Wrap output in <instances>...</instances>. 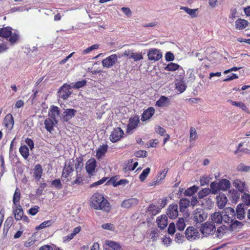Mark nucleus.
Listing matches in <instances>:
<instances>
[{
    "instance_id": "nucleus-1",
    "label": "nucleus",
    "mask_w": 250,
    "mask_h": 250,
    "mask_svg": "<svg viewBox=\"0 0 250 250\" xmlns=\"http://www.w3.org/2000/svg\"><path fill=\"white\" fill-rule=\"evenodd\" d=\"M90 206L95 209L101 210L105 212H109L111 208L108 200L99 192H95L92 195L90 199Z\"/></svg>"
},
{
    "instance_id": "nucleus-2",
    "label": "nucleus",
    "mask_w": 250,
    "mask_h": 250,
    "mask_svg": "<svg viewBox=\"0 0 250 250\" xmlns=\"http://www.w3.org/2000/svg\"><path fill=\"white\" fill-rule=\"evenodd\" d=\"M168 172L167 168H165L163 170L160 171L155 178L150 183H148V187L156 186L161 184L165 179L166 175Z\"/></svg>"
},
{
    "instance_id": "nucleus-3",
    "label": "nucleus",
    "mask_w": 250,
    "mask_h": 250,
    "mask_svg": "<svg viewBox=\"0 0 250 250\" xmlns=\"http://www.w3.org/2000/svg\"><path fill=\"white\" fill-rule=\"evenodd\" d=\"M124 132L121 127H115L111 132L109 140L112 143H116L121 140L124 137Z\"/></svg>"
},
{
    "instance_id": "nucleus-4",
    "label": "nucleus",
    "mask_w": 250,
    "mask_h": 250,
    "mask_svg": "<svg viewBox=\"0 0 250 250\" xmlns=\"http://www.w3.org/2000/svg\"><path fill=\"white\" fill-rule=\"evenodd\" d=\"M71 86L67 83L63 84L58 92V96L62 100H66L72 94Z\"/></svg>"
},
{
    "instance_id": "nucleus-5",
    "label": "nucleus",
    "mask_w": 250,
    "mask_h": 250,
    "mask_svg": "<svg viewBox=\"0 0 250 250\" xmlns=\"http://www.w3.org/2000/svg\"><path fill=\"white\" fill-rule=\"evenodd\" d=\"M222 213L224 221L226 223H232L235 218V211L231 208H225Z\"/></svg>"
},
{
    "instance_id": "nucleus-6",
    "label": "nucleus",
    "mask_w": 250,
    "mask_h": 250,
    "mask_svg": "<svg viewBox=\"0 0 250 250\" xmlns=\"http://www.w3.org/2000/svg\"><path fill=\"white\" fill-rule=\"evenodd\" d=\"M2 125L6 129L7 133H10L13 128L14 120L11 113L7 114L3 119Z\"/></svg>"
},
{
    "instance_id": "nucleus-7",
    "label": "nucleus",
    "mask_w": 250,
    "mask_h": 250,
    "mask_svg": "<svg viewBox=\"0 0 250 250\" xmlns=\"http://www.w3.org/2000/svg\"><path fill=\"white\" fill-rule=\"evenodd\" d=\"M147 56L149 60L157 61L162 58V53L158 49L151 48L148 50Z\"/></svg>"
},
{
    "instance_id": "nucleus-8",
    "label": "nucleus",
    "mask_w": 250,
    "mask_h": 250,
    "mask_svg": "<svg viewBox=\"0 0 250 250\" xmlns=\"http://www.w3.org/2000/svg\"><path fill=\"white\" fill-rule=\"evenodd\" d=\"M117 54H112L103 60L102 65L104 67L110 68L117 62Z\"/></svg>"
},
{
    "instance_id": "nucleus-9",
    "label": "nucleus",
    "mask_w": 250,
    "mask_h": 250,
    "mask_svg": "<svg viewBox=\"0 0 250 250\" xmlns=\"http://www.w3.org/2000/svg\"><path fill=\"white\" fill-rule=\"evenodd\" d=\"M185 235L188 240L191 241L199 238V233L196 229L193 227H189L186 230Z\"/></svg>"
},
{
    "instance_id": "nucleus-10",
    "label": "nucleus",
    "mask_w": 250,
    "mask_h": 250,
    "mask_svg": "<svg viewBox=\"0 0 250 250\" xmlns=\"http://www.w3.org/2000/svg\"><path fill=\"white\" fill-rule=\"evenodd\" d=\"M194 220L197 223H201L200 230L203 234V210L202 208H197L194 211Z\"/></svg>"
},
{
    "instance_id": "nucleus-11",
    "label": "nucleus",
    "mask_w": 250,
    "mask_h": 250,
    "mask_svg": "<svg viewBox=\"0 0 250 250\" xmlns=\"http://www.w3.org/2000/svg\"><path fill=\"white\" fill-rule=\"evenodd\" d=\"M248 209L247 205L243 204H239L237 205L235 211V216L239 220H242L246 216L245 210Z\"/></svg>"
},
{
    "instance_id": "nucleus-12",
    "label": "nucleus",
    "mask_w": 250,
    "mask_h": 250,
    "mask_svg": "<svg viewBox=\"0 0 250 250\" xmlns=\"http://www.w3.org/2000/svg\"><path fill=\"white\" fill-rule=\"evenodd\" d=\"M139 117L137 115H135L131 117L129 120V123L127 125V132H129L133 129H135L138 126L139 123Z\"/></svg>"
},
{
    "instance_id": "nucleus-13",
    "label": "nucleus",
    "mask_w": 250,
    "mask_h": 250,
    "mask_svg": "<svg viewBox=\"0 0 250 250\" xmlns=\"http://www.w3.org/2000/svg\"><path fill=\"white\" fill-rule=\"evenodd\" d=\"M215 232V226L212 222H207L204 223V237L212 235Z\"/></svg>"
},
{
    "instance_id": "nucleus-14",
    "label": "nucleus",
    "mask_w": 250,
    "mask_h": 250,
    "mask_svg": "<svg viewBox=\"0 0 250 250\" xmlns=\"http://www.w3.org/2000/svg\"><path fill=\"white\" fill-rule=\"evenodd\" d=\"M60 110L56 106L52 105L48 112L49 118L52 119L56 124L57 123V118L60 116Z\"/></svg>"
},
{
    "instance_id": "nucleus-15",
    "label": "nucleus",
    "mask_w": 250,
    "mask_h": 250,
    "mask_svg": "<svg viewBox=\"0 0 250 250\" xmlns=\"http://www.w3.org/2000/svg\"><path fill=\"white\" fill-rule=\"evenodd\" d=\"M167 215L171 219H175L178 215V205L177 204L170 205L167 209Z\"/></svg>"
},
{
    "instance_id": "nucleus-16",
    "label": "nucleus",
    "mask_w": 250,
    "mask_h": 250,
    "mask_svg": "<svg viewBox=\"0 0 250 250\" xmlns=\"http://www.w3.org/2000/svg\"><path fill=\"white\" fill-rule=\"evenodd\" d=\"M217 206L220 209L224 208L228 202V199L224 193H220L216 197Z\"/></svg>"
},
{
    "instance_id": "nucleus-17",
    "label": "nucleus",
    "mask_w": 250,
    "mask_h": 250,
    "mask_svg": "<svg viewBox=\"0 0 250 250\" xmlns=\"http://www.w3.org/2000/svg\"><path fill=\"white\" fill-rule=\"evenodd\" d=\"M155 110L152 106L149 107L146 109L145 110L142 115L141 120L142 121H146L150 119L154 114Z\"/></svg>"
},
{
    "instance_id": "nucleus-18",
    "label": "nucleus",
    "mask_w": 250,
    "mask_h": 250,
    "mask_svg": "<svg viewBox=\"0 0 250 250\" xmlns=\"http://www.w3.org/2000/svg\"><path fill=\"white\" fill-rule=\"evenodd\" d=\"M77 113L76 110L72 108H67L63 113L62 119L64 121L68 122L74 117Z\"/></svg>"
},
{
    "instance_id": "nucleus-19",
    "label": "nucleus",
    "mask_w": 250,
    "mask_h": 250,
    "mask_svg": "<svg viewBox=\"0 0 250 250\" xmlns=\"http://www.w3.org/2000/svg\"><path fill=\"white\" fill-rule=\"evenodd\" d=\"M139 201L136 198H130L125 200L121 204V207L124 208H129L132 207L136 206Z\"/></svg>"
},
{
    "instance_id": "nucleus-20",
    "label": "nucleus",
    "mask_w": 250,
    "mask_h": 250,
    "mask_svg": "<svg viewBox=\"0 0 250 250\" xmlns=\"http://www.w3.org/2000/svg\"><path fill=\"white\" fill-rule=\"evenodd\" d=\"M233 186L238 189L239 191L243 193L247 189V186L245 182H243L239 179H235L232 182Z\"/></svg>"
},
{
    "instance_id": "nucleus-21",
    "label": "nucleus",
    "mask_w": 250,
    "mask_h": 250,
    "mask_svg": "<svg viewBox=\"0 0 250 250\" xmlns=\"http://www.w3.org/2000/svg\"><path fill=\"white\" fill-rule=\"evenodd\" d=\"M13 212L16 220H21L23 215V210L20 205L16 206L15 208H13Z\"/></svg>"
},
{
    "instance_id": "nucleus-22",
    "label": "nucleus",
    "mask_w": 250,
    "mask_h": 250,
    "mask_svg": "<svg viewBox=\"0 0 250 250\" xmlns=\"http://www.w3.org/2000/svg\"><path fill=\"white\" fill-rule=\"evenodd\" d=\"M43 170L42 166L40 164H37L35 166L34 169L33 176L35 180L39 181L42 178Z\"/></svg>"
},
{
    "instance_id": "nucleus-23",
    "label": "nucleus",
    "mask_w": 250,
    "mask_h": 250,
    "mask_svg": "<svg viewBox=\"0 0 250 250\" xmlns=\"http://www.w3.org/2000/svg\"><path fill=\"white\" fill-rule=\"evenodd\" d=\"M169 99L167 97L161 96L159 99L156 101L155 105L160 107H164L169 104Z\"/></svg>"
},
{
    "instance_id": "nucleus-24",
    "label": "nucleus",
    "mask_w": 250,
    "mask_h": 250,
    "mask_svg": "<svg viewBox=\"0 0 250 250\" xmlns=\"http://www.w3.org/2000/svg\"><path fill=\"white\" fill-rule=\"evenodd\" d=\"M211 222L214 224L216 223L217 224H221L222 220H224L223 215L221 214L219 212H216L212 214L211 215Z\"/></svg>"
},
{
    "instance_id": "nucleus-25",
    "label": "nucleus",
    "mask_w": 250,
    "mask_h": 250,
    "mask_svg": "<svg viewBox=\"0 0 250 250\" xmlns=\"http://www.w3.org/2000/svg\"><path fill=\"white\" fill-rule=\"evenodd\" d=\"M95 167L96 161L94 159H90L87 161L85 168L88 174H92L95 171Z\"/></svg>"
},
{
    "instance_id": "nucleus-26",
    "label": "nucleus",
    "mask_w": 250,
    "mask_h": 250,
    "mask_svg": "<svg viewBox=\"0 0 250 250\" xmlns=\"http://www.w3.org/2000/svg\"><path fill=\"white\" fill-rule=\"evenodd\" d=\"M108 149V146L106 144H103L101 146L97 149L96 152V157L98 159H100L104 156Z\"/></svg>"
},
{
    "instance_id": "nucleus-27",
    "label": "nucleus",
    "mask_w": 250,
    "mask_h": 250,
    "mask_svg": "<svg viewBox=\"0 0 250 250\" xmlns=\"http://www.w3.org/2000/svg\"><path fill=\"white\" fill-rule=\"evenodd\" d=\"M190 203L189 200L187 198H182L179 201L180 211L181 212H184L186 209L189 206Z\"/></svg>"
},
{
    "instance_id": "nucleus-28",
    "label": "nucleus",
    "mask_w": 250,
    "mask_h": 250,
    "mask_svg": "<svg viewBox=\"0 0 250 250\" xmlns=\"http://www.w3.org/2000/svg\"><path fill=\"white\" fill-rule=\"evenodd\" d=\"M73 170V168L70 165H65L63 168L62 177L67 178V181H69L68 178Z\"/></svg>"
},
{
    "instance_id": "nucleus-29",
    "label": "nucleus",
    "mask_w": 250,
    "mask_h": 250,
    "mask_svg": "<svg viewBox=\"0 0 250 250\" xmlns=\"http://www.w3.org/2000/svg\"><path fill=\"white\" fill-rule=\"evenodd\" d=\"M220 190H226L229 189L230 186V182L226 179H222L218 183Z\"/></svg>"
},
{
    "instance_id": "nucleus-30",
    "label": "nucleus",
    "mask_w": 250,
    "mask_h": 250,
    "mask_svg": "<svg viewBox=\"0 0 250 250\" xmlns=\"http://www.w3.org/2000/svg\"><path fill=\"white\" fill-rule=\"evenodd\" d=\"M105 244L109 248H111V250H121L122 248V247L119 243L114 241L106 240L105 241Z\"/></svg>"
},
{
    "instance_id": "nucleus-31",
    "label": "nucleus",
    "mask_w": 250,
    "mask_h": 250,
    "mask_svg": "<svg viewBox=\"0 0 250 250\" xmlns=\"http://www.w3.org/2000/svg\"><path fill=\"white\" fill-rule=\"evenodd\" d=\"M229 198L233 203H236L240 198V194L237 190L232 189L229 191Z\"/></svg>"
},
{
    "instance_id": "nucleus-32",
    "label": "nucleus",
    "mask_w": 250,
    "mask_h": 250,
    "mask_svg": "<svg viewBox=\"0 0 250 250\" xmlns=\"http://www.w3.org/2000/svg\"><path fill=\"white\" fill-rule=\"evenodd\" d=\"M12 28L10 27H6L0 29V37L7 39L11 33Z\"/></svg>"
},
{
    "instance_id": "nucleus-33",
    "label": "nucleus",
    "mask_w": 250,
    "mask_h": 250,
    "mask_svg": "<svg viewBox=\"0 0 250 250\" xmlns=\"http://www.w3.org/2000/svg\"><path fill=\"white\" fill-rule=\"evenodd\" d=\"M215 199L214 195H210L208 197H205L204 200H205V203H204V208L205 207L207 208L210 209L212 208L214 205V200Z\"/></svg>"
},
{
    "instance_id": "nucleus-34",
    "label": "nucleus",
    "mask_w": 250,
    "mask_h": 250,
    "mask_svg": "<svg viewBox=\"0 0 250 250\" xmlns=\"http://www.w3.org/2000/svg\"><path fill=\"white\" fill-rule=\"evenodd\" d=\"M55 122L50 118H47L44 121V125L45 129L47 131L51 133L53 130L54 125Z\"/></svg>"
},
{
    "instance_id": "nucleus-35",
    "label": "nucleus",
    "mask_w": 250,
    "mask_h": 250,
    "mask_svg": "<svg viewBox=\"0 0 250 250\" xmlns=\"http://www.w3.org/2000/svg\"><path fill=\"white\" fill-rule=\"evenodd\" d=\"M161 211V208L157 205L153 204L149 205L147 208V212L153 215H155Z\"/></svg>"
},
{
    "instance_id": "nucleus-36",
    "label": "nucleus",
    "mask_w": 250,
    "mask_h": 250,
    "mask_svg": "<svg viewBox=\"0 0 250 250\" xmlns=\"http://www.w3.org/2000/svg\"><path fill=\"white\" fill-rule=\"evenodd\" d=\"M248 25V21L244 19H239L235 21V27L239 30L245 28Z\"/></svg>"
},
{
    "instance_id": "nucleus-37",
    "label": "nucleus",
    "mask_w": 250,
    "mask_h": 250,
    "mask_svg": "<svg viewBox=\"0 0 250 250\" xmlns=\"http://www.w3.org/2000/svg\"><path fill=\"white\" fill-rule=\"evenodd\" d=\"M227 102L230 103L232 105L237 106L244 111L248 110V108L244 103L241 102H235L231 100H227Z\"/></svg>"
},
{
    "instance_id": "nucleus-38",
    "label": "nucleus",
    "mask_w": 250,
    "mask_h": 250,
    "mask_svg": "<svg viewBox=\"0 0 250 250\" xmlns=\"http://www.w3.org/2000/svg\"><path fill=\"white\" fill-rule=\"evenodd\" d=\"M19 152L25 159H27L29 156V148L26 145L21 146L19 148Z\"/></svg>"
},
{
    "instance_id": "nucleus-39",
    "label": "nucleus",
    "mask_w": 250,
    "mask_h": 250,
    "mask_svg": "<svg viewBox=\"0 0 250 250\" xmlns=\"http://www.w3.org/2000/svg\"><path fill=\"white\" fill-rule=\"evenodd\" d=\"M13 223V218L12 217H8L5 221L3 226V231L6 233L8 231L9 229L12 225Z\"/></svg>"
},
{
    "instance_id": "nucleus-40",
    "label": "nucleus",
    "mask_w": 250,
    "mask_h": 250,
    "mask_svg": "<svg viewBox=\"0 0 250 250\" xmlns=\"http://www.w3.org/2000/svg\"><path fill=\"white\" fill-rule=\"evenodd\" d=\"M157 221L158 227L161 229H165L167 225V219L166 216L158 217Z\"/></svg>"
},
{
    "instance_id": "nucleus-41",
    "label": "nucleus",
    "mask_w": 250,
    "mask_h": 250,
    "mask_svg": "<svg viewBox=\"0 0 250 250\" xmlns=\"http://www.w3.org/2000/svg\"><path fill=\"white\" fill-rule=\"evenodd\" d=\"M20 190L19 188H17L15 190V192L13 198V203L15 206H18V205H20L19 202L20 200Z\"/></svg>"
},
{
    "instance_id": "nucleus-42",
    "label": "nucleus",
    "mask_w": 250,
    "mask_h": 250,
    "mask_svg": "<svg viewBox=\"0 0 250 250\" xmlns=\"http://www.w3.org/2000/svg\"><path fill=\"white\" fill-rule=\"evenodd\" d=\"M180 66L177 63L170 62L165 68V70L168 71H174L178 70Z\"/></svg>"
},
{
    "instance_id": "nucleus-43",
    "label": "nucleus",
    "mask_w": 250,
    "mask_h": 250,
    "mask_svg": "<svg viewBox=\"0 0 250 250\" xmlns=\"http://www.w3.org/2000/svg\"><path fill=\"white\" fill-rule=\"evenodd\" d=\"M176 89L180 92V93H183L185 91L187 88V86L185 84L184 82L182 81H179L176 83Z\"/></svg>"
},
{
    "instance_id": "nucleus-44",
    "label": "nucleus",
    "mask_w": 250,
    "mask_h": 250,
    "mask_svg": "<svg viewBox=\"0 0 250 250\" xmlns=\"http://www.w3.org/2000/svg\"><path fill=\"white\" fill-rule=\"evenodd\" d=\"M181 9L184 10L186 13L189 14L191 17L195 18L197 17L196 12L198 9H191L187 7H181Z\"/></svg>"
},
{
    "instance_id": "nucleus-45",
    "label": "nucleus",
    "mask_w": 250,
    "mask_h": 250,
    "mask_svg": "<svg viewBox=\"0 0 250 250\" xmlns=\"http://www.w3.org/2000/svg\"><path fill=\"white\" fill-rule=\"evenodd\" d=\"M198 189V187L193 186L189 188H187L185 190L184 194L185 195L187 196H192L193 194H194L195 192L197 191Z\"/></svg>"
},
{
    "instance_id": "nucleus-46",
    "label": "nucleus",
    "mask_w": 250,
    "mask_h": 250,
    "mask_svg": "<svg viewBox=\"0 0 250 250\" xmlns=\"http://www.w3.org/2000/svg\"><path fill=\"white\" fill-rule=\"evenodd\" d=\"M150 172V168L149 167H147L144 169L142 173L139 176V179L140 181L142 182L144 181L149 175Z\"/></svg>"
},
{
    "instance_id": "nucleus-47",
    "label": "nucleus",
    "mask_w": 250,
    "mask_h": 250,
    "mask_svg": "<svg viewBox=\"0 0 250 250\" xmlns=\"http://www.w3.org/2000/svg\"><path fill=\"white\" fill-rule=\"evenodd\" d=\"M186 226L185 220L183 218H179L176 223V227L179 230L184 229Z\"/></svg>"
},
{
    "instance_id": "nucleus-48",
    "label": "nucleus",
    "mask_w": 250,
    "mask_h": 250,
    "mask_svg": "<svg viewBox=\"0 0 250 250\" xmlns=\"http://www.w3.org/2000/svg\"><path fill=\"white\" fill-rule=\"evenodd\" d=\"M53 224V222L51 220H47L41 223L39 226L36 228L37 230L42 229H44L46 227H49Z\"/></svg>"
},
{
    "instance_id": "nucleus-49",
    "label": "nucleus",
    "mask_w": 250,
    "mask_h": 250,
    "mask_svg": "<svg viewBox=\"0 0 250 250\" xmlns=\"http://www.w3.org/2000/svg\"><path fill=\"white\" fill-rule=\"evenodd\" d=\"M237 170L240 172H249L250 171V167L241 163L237 166Z\"/></svg>"
},
{
    "instance_id": "nucleus-50",
    "label": "nucleus",
    "mask_w": 250,
    "mask_h": 250,
    "mask_svg": "<svg viewBox=\"0 0 250 250\" xmlns=\"http://www.w3.org/2000/svg\"><path fill=\"white\" fill-rule=\"evenodd\" d=\"M210 187L211 190V194H213V195L216 194L217 191L220 190L218 183L212 182L210 185Z\"/></svg>"
},
{
    "instance_id": "nucleus-51",
    "label": "nucleus",
    "mask_w": 250,
    "mask_h": 250,
    "mask_svg": "<svg viewBox=\"0 0 250 250\" xmlns=\"http://www.w3.org/2000/svg\"><path fill=\"white\" fill-rule=\"evenodd\" d=\"M47 186V184L45 183H41L39 187L36 190V195L38 197H40L42 194L43 191L45 188Z\"/></svg>"
},
{
    "instance_id": "nucleus-52",
    "label": "nucleus",
    "mask_w": 250,
    "mask_h": 250,
    "mask_svg": "<svg viewBox=\"0 0 250 250\" xmlns=\"http://www.w3.org/2000/svg\"><path fill=\"white\" fill-rule=\"evenodd\" d=\"M83 177L81 176V174H78L77 173L76 179L73 181L71 184L72 185H74L75 184L82 185L83 184Z\"/></svg>"
},
{
    "instance_id": "nucleus-53",
    "label": "nucleus",
    "mask_w": 250,
    "mask_h": 250,
    "mask_svg": "<svg viewBox=\"0 0 250 250\" xmlns=\"http://www.w3.org/2000/svg\"><path fill=\"white\" fill-rule=\"evenodd\" d=\"M86 84V81L85 80H83L81 81H78L75 83L73 85L71 86L72 88H75V89H79L80 88H82L83 86H84Z\"/></svg>"
},
{
    "instance_id": "nucleus-54",
    "label": "nucleus",
    "mask_w": 250,
    "mask_h": 250,
    "mask_svg": "<svg viewBox=\"0 0 250 250\" xmlns=\"http://www.w3.org/2000/svg\"><path fill=\"white\" fill-rule=\"evenodd\" d=\"M9 41L11 43V44H13L16 43L19 39V35H18L16 33H12L11 32V35L9 37Z\"/></svg>"
},
{
    "instance_id": "nucleus-55",
    "label": "nucleus",
    "mask_w": 250,
    "mask_h": 250,
    "mask_svg": "<svg viewBox=\"0 0 250 250\" xmlns=\"http://www.w3.org/2000/svg\"><path fill=\"white\" fill-rule=\"evenodd\" d=\"M198 138V135L195 128L191 127L190 129V142L195 141Z\"/></svg>"
},
{
    "instance_id": "nucleus-56",
    "label": "nucleus",
    "mask_w": 250,
    "mask_h": 250,
    "mask_svg": "<svg viewBox=\"0 0 250 250\" xmlns=\"http://www.w3.org/2000/svg\"><path fill=\"white\" fill-rule=\"evenodd\" d=\"M99 47V44H93L92 46L84 49L82 53L83 54H86L89 53V52H90L91 51H92L93 50H96V49H98Z\"/></svg>"
},
{
    "instance_id": "nucleus-57",
    "label": "nucleus",
    "mask_w": 250,
    "mask_h": 250,
    "mask_svg": "<svg viewBox=\"0 0 250 250\" xmlns=\"http://www.w3.org/2000/svg\"><path fill=\"white\" fill-rule=\"evenodd\" d=\"M134 61H139L143 59L142 53L141 52H133L132 58Z\"/></svg>"
},
{
    "instance_id": "nucleus-58",
    "label": "nucleus",
    "mask_w": 250,
    "mask_h": 250,
    "mask_svg": "<svg viewBox=\"0 0 250 250\" xmlns=\"http://www.w3.org/2000/svg\"><path fill=\"white\" fill-rule=\"evenodd\" d=\"M51 185L57 189H61L62 188V184L60 179H55L52 181Z\"/></svg>"
},
{
    "instance_id": "nucleus-59",
    "label": "nucleus",
    "mask_w": 250,
    "mask_h": 250,
    "mask_svg": "<svg viewBox=\"0 0 250 250\" xmlns=\"http://www.w3.org/2000/svg\"><path fill=\"white\" fill-rule=\"evenodd\" d=\"M102 228L103 229L110 230H114L115 229V227L113 224L111 223H105L102 225Z\"/></svg>"
},
{
    "instance_id": "nucleus-60",
    "label": "nucleus",
    "mask_w": 250,
    "mask_h": 250,
    "mask_svg": "<svg viewBox=\"0 0 250 250\" xmlns=\"http://www.w3.org/2000/svg\"><path fill=\"white\" fill-rule=\"evenodd\" d=\"M108 179L107 177H103L102 179L99 180V181L95 182V183H93V184H92L91 185H90V187L91 188H92V187H96L97 186H99V185H102L104 183L106 180Z\"/></svg>"
},
{
    "instance_id": "nucleus-61",
    "label": "nucleus",
    "mask_w": 250,
    "mask_h": 250,
    "mask_svg": "<svg viewBox=\"0 0 250 250\" xmlns=\"http://www.w3.org/2000/svg\"><path fill=\"white\" fill-rule=\"evenodd\" d=\"M135 156L137 157H146L147 152L146 150H139L135 153Z\"/></svg>"
},
{
    "instance_id": "nucleus-62",
    "label": "nucleus",
    "mask_w": 250,
    "mask_h": 250,
    "mask_svg": "<svg viewBox=\"0 0 250 250\" xmlns=\"http://www.w3.org/2000/svg\"><path fill=\"white\" fill-rule=\"evenodd\" d=\"M156 132L161 136H164L166 132V130L160 126L157 125L155 127Z\"/></svg>"
},
{
    "instance_id": "nucleus-63",
    "label": "nucleus",
    "mask_w": 250,
    "mask_h": 250,
    "mask_svg": "<svg viewBox=\"0 0 250 250\" xmlns=\"http://www.w3.org/2000/svg\"><path fill=\"white\" fill-rule=\"evenodd\" d=\"M39 207L35 206L34 208H31L28 210V213L31 215H36L39 211Z\"/></svg>"
},
{
    "instance_id": "nucleus-64",
    "label": "nucleus",
    "mask_w": 250,
    "mask_h": 250,
    "mask_svg": "<svg viewBox=\"0 0 250 250\" xmlns=\"http://www.w3.org/2000/svg\"><path fill=\"white\" fill-rule=\"evenodd\" d=\"M243 201L245 202V205H250V195L249 194L244 193L242 196Z\"/></svg>"
}]
</instances>
